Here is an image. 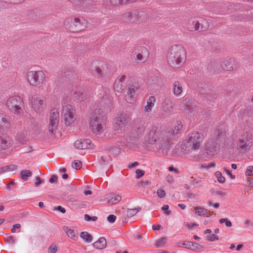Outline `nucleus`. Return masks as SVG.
<instances>
[{
  "mask_svg": "<svg viewBox=\"0 0 253 253\" xmlns=\"http://www.w3.org/2000/svg\"><path fill=\"white\" fill-rule=\"evenodd\" d=\"M172 131H160L158 127L153 126L147 135L148 144L154 145V149L159 153H164L169 149L173 139Z\"/></svg>",
  "mask_w": 253,
  "mask_h": 253,
  "instance_id": "1",
  "label": "nucleus"
},
{
  "mask_svg": "<svg viewBox=\"0 0 253 253\" xmlns=\"http://www.w3.org/2000/svg\"><path fill=\"white\" fill-rule=\"evenodd\" d=\"M110 111V108H99L95 110L89 122L90 127L93 133L96 135L101 134L106 126L107 117L106 113Z\"/></svg>",
  "mask_w": 253,
  "mask_h": 253,
  "instance_id": "2",
  "label": "nucleus"
},
{
  "mask_svg": "<svg viewBox=\"0 0 253 253\" xmlns=\"http://www.w3.org/2000/svg\"><path fill=\"white\" fill-rule=\"evenodd\" d=\"M186 58V52L182 45H173L169 50L167 54L168 63L173 68H179L182 66Z\"/></svg>",
  "mask_w": 253,
  "mask_h": 253,
  "instance_id": "3",
  "label": "nucleus"
},
{
  "mask_svg": "<svg viewBox=\"0 0 253 253\" xmlns=\"http://www.w3.org/2000/svg\"><path fill=\"white\" fill-rule=\"evenodd\" d=\"M236 148L240 152L247 153L253 148V135L246 131L240 135L236 142Z\"/></svg>",
  "mask_w": 253,
  "mask_h": 253,
  "instance_id": "4",
  "label": "nucleus"
},
{
  "mask_svg": "<svg viewBox=\"0 0 253 253\" xmlns=\"http://www.w3.org/2000/svg\"><path fill=\"white\" fill-rule=\"evenodd\" d=\"M202 141V135L198 132H193L183 141L181 147L182 150L188 153L191 150L198 149Z\"/></svg>",
  "mask_w": 253,
  "mask_h": 253,
  "instance_id": "5",
  "label": "nucleus"
},
{
  "mask_svg": "<svg viewBox=\"0 0 253 253\" xmlns=\"http://www.w3.org/2000/svg\"><path fill=\"white\" fill-rule=\"evenodd\" d=\"M86 21L84 18H70L64 23L66 29L71 32L83 30L86 27Z\"/></svg>",
  "mask_w": 253,
  "mask_h": 253,
  "instance_id": "6",
  "label": "nucleus"
},
{
  "mask_svg": "<svg viewBox=\"0 0 253 253\" xmlns=\"http://www.w3.org/2000/svg\"><path fill=\"white\" fill-rule=\"evenodd\" d=\"M6 104L15 114L19 115L23 112L22 108L24 106V102L20 96H15L8 98L6 100Z\"/></svg>",
  "mask_w": 253,
  "mask_h": 253,
  "instance_id": "7",
  "label": "nucleus"
},
{
  "mask_svg": "<svg viewBox=\"0 0 253 253\" xmlns=\"http://www.w3.org/2000/svg\"><path fill=\"white\" fill-rule=\"evenodd\" d=\"M122 19L126 21L135 23H141L147 18L144 11L138 10L126 12L122 14Z\"/></svg>",
  "mask_w": 253,
  "mask_h": 253,
  "instance_id": "8",
  "label": "nucleus"
},
{
  "mask_svg": "<svg viewBox=\"0 0 253 253\" xmlns=\"http://www.w3.org/2000/svg\"><path fill=\"white\" fill-rule=\"evenodd\" d=\"M75 109L71 105L67 104L63 106L61 115L66 126H70L75 122Z\"/></svg>",
  "mask_w": 253,
  "mask_h": 253,
  "instance_id": "9",
  "label": "nucleus"
},
{
  "mask_svg": "<svg viewBox=\"0 0 253 253\" xmlns=\"http://www.w3.org/2000/svg\"><path fill=\"white\" fill-rule=\"evenodd\" d=\"M27 79L31 85L37 86L43 83L45 76L42 71H31L27 73Z\"/></svg>",
  "mask_w": 253,
  "mask_h": 253,
  "instance_id": "10",
  "label": "nucleus"
},
{
  "mask_svg": "<svg viewBox=\"0 0 253 253\" xmlns=\"http://www.w3.org/2000/svg\"><path fill=\"white\" fill-rule=\"evenodd\" d=\"M59 121V114L55 108L51 110L49 116L48 130L50 134H54L56 130Z\"/></svg>",
  "mask_w": 253,
  "mask_h": 253,
  "instance_id": "11",
  "label": "nucleus"
},
{
  "mask_svg": "<svg viewBox=\"0 0 253 253\" xmlns=\"http://www.w3.org/2000/svg\"><path fill=\"white\" fill-rule=\"evenodd\" d=\"M127 123V121L126 114H121L116 118L113 126L115 134L119 135L122 134L125 130Z\"/></svg>",
  "mask_w": 253,
  "mask_h": 253,
  "instance_id": "12",
  "label": "nucleus"
},
{
  "mask_svg": "<svg viewBox=\"0 0 253 253\" xmlns=\"http://www.w3.org/2000/svg\"><path fill=\"white\" fill-rule=\"evenodd\" d=\"M212 66L215 67V68H213V71L216 73L219 72L221 68L229 71H233L236 68L234 60L231 59L224 61L221 65L213 63Z\"/></svg>",
  "mask_w": 253,
  "mask_h": 253,
  "instance_id": "13",
  "label": "nucleus"
},
{
  "mask_svg": "<svg viewBox=\"0 0 253 253\" xmlns=\"http://www.w3.org/2000/svg\"><path fill=\"white\" fill-rule=\"evenodd\" d=\"M220 150V146L217 140H210L208 142L206 150L207 154L210 156L217 155Z\"/></svg>",
  "mask_w": 253,
  "mask_h": 253,
  "instance_id": "14",
  "label": "nucleus"
},
{
  "mask_svg": "<svg viewBox=\"0 0 253 253\" xmlns=\"http://www.w3.org/2000/svg\"><path fill=\"white\" fill-rule=\"evenodd\" d=\"M43 102V97L40 95H35L32 97V107L37 112H40L42 110Z\"/></svg>",
  "mask_w": 253,
  "mask_h": 253,
  "instance_id": "15",
  "label": "nucleus"
},
{
  "mask_svg": "<svg viewBox=\"0 0 253 253\" xmlns=\"http://www.w3.org/2000/svg\"><path fill=\"white\" fill-rule=\"evenodd\" d=\"M139 89V85L137 84L129 85L128 87L127 95L126 100L127 102L132 103L136 96V93Z\"/></svg>",
  "mask_w": 253,
  "mask_h": 253,
  "instance_id": "16",
  "label": "nucleus"
},
{
  "mask_svg": "<svg viewBox=\"0 0 253 253\" xmlns=\"http://www.w3.org/2000/svg\"><path fill=\"white\" fill-rule=\"evenodd\" d=\"M75 146L78 149H93L94 145L91 141L88 139H80L75 142Z\"/></svg>",
  "mask_w": 253,
  "mask_h": 253,
  "instance_id": "17",
  "label": "nucleus"
},
{
  "mask_svg": "<svg viewBox=\"0 0 253 253\" xmlns=\"http://www.w3.org/2000/svg\"><path fill=\"white\" fill-rule=\"evenodd\" d=\"M12 144L13 141L11 137L3 134L0 135V150L8 149Z\"/></svg>",
  "mask_w": 253,
  "mask_h": 253,
  "instance_id": "18",
  "label": "nucleus"
},
{
  "mask_svg": "<svg viewBox=\"0 0 253 253\" xmlns=\"http://www.w3.org/2000/svg\"><path fill=\"white\" fill-rule=\"evenodd\" d=\"M12 120V117L6 114L0 113V129L6 128L9 126Z\"/></svg>",
  "mask_w": 253,
  "mask_h": 253,
  "instance_id": "19",
  "label": "nucleus"
},
{
  "mask_svg": "<svg viewBox=\"0 0 253 253\" xmlns=\"http://www.w3.org/2000/svg\"><path fill=\"white\" fill-rule=\"evenodd\" d=\"M76 4L80 6V8L84 11H88L93 4L92 0H77Z\"/></svg>",
  "mask_w": 253,
  "mask_h": 253,
  "instance_id": "20",
  "label": "nucleus"
},
{
  "mask_svg": "<svg viewBox=\"0 0 253 253\" xmlns=\"http://www.w3.org/2000/svg\"><path fill=\"white\" fill-rule=\"evenodd\" d=\"M161 109L165 113H170L173 110V106L172 101L169 99L166 98L162 103Z\"/></svg>",
  "mask_w": 253,
  "mask_h": 253,
  "instance_id": "21",
  "label": "nucleus"
},
{
  "mask_svg": "<svg viewBox=\"0 0 253 253\" xmlns=\"http://www.w3.org/2000/svg\"><path fill=\"white\" fill-rule=\"evenodd\" d=\"M192 24L196 31L199 30L205 31L208 28L207 26L205 25L207 24L205 19L200 18L199 20H194Z\"/></svg>",
  "mask_w": 253,
  "mask_h": 253,
  "instance_id": "22",
  "label": "nucleus"
},
{
  "mask_svg": "<svg viewBox=\"0 0 253 253\" xmlns=\"http://www.w3.org/2000/svg\"><path fill=\"white\" fill-rule=\"evenodd\" d=\"M156 98L154 96H150L147 101V105L144 107L145 113H149L151 112L152 108L154 106Z\"/></svg>",
  "mask_w": 253,
  "mask_h": 253,
  "instance_id": "23",
  "label": "nucleus"
},
{
  "mask_svg": "<svg viewBox=\"0 0 253 253\" xmlns=\"http://www.w3.org/2000/svg\"><path fill=\"white\" fill-rule=\"evenodd\" d=\"M93 246L97 249L102 250L106 248L107 245L106 240L104 237H100L98 240L92 244Z\"/></svg>",
  "mask_w": 253,
  "mask_h": 253,
  "instance_id": "24",
  "label": "nucleus"
},
{
  "mask_svg": "<svg viewBox=\"0 0 253 253\" xmlns=\"http://www.w3.org/2000/svg\"><path fill=\"white\" fill-rule=\"evenodd\" d=\"M64 230L65 231L67 235L71 239L77 240L78 238V233L77 230L71 229L67 226L64 227Z\"/></svg>",
  "mask_w": 253,
  "mask_h": 253,
  "instance_id": "25",
  "label": "nucleus"
},
{
  "mask_svg": "<svg viewBox=\"0 0 253 253\" xmlns=\"http://www.w3.org/2000/svg\"><path fill=\"white\" fill-rule=\"evenodd\" d=\"M145 123H141L136 125L135 128V137H139L144 133L145 130Z\"/></svg>",
  "mask_w": 253,
  "mask_h": 253,
  "instance_id": "26",
  "label": "nucleus"
},
{
  "mask_svg": "<svg viewBox=\"0 0 253 253\" xmlns=\"http://www.w3.org/2000/svg\"><path fill=\"white\" fill-rule=\"evenodd\" d=\"M172 91L173 94L177 97L179 96L182 92V86L178 81L173 84Z\"/></svg>",
  "mask_w": 253,
  "mask_h": 253,
  "instance_id": "27",
  "label": "nucleus"
},
{
  "mask_svg": "<svg viewBox=\"0 0 253 253\" xmlns=\"http://www.w3.org/2000/svg\"><path fill=\"white\" fill-rule=\"evenodd\" d=\"M195 213L200 216L209 217L212 214V212H211L208 210L202 207H196L195 208Z\"/></svg>",
  "mask_w": 253,
  "mask_h": 253,
  "instance_id": "28",
  "label": "nucleus"
},
{
  "mask_svg": "<svg viewBox=\"0 0 253 253\" xmlns=\"http://www.w3.org/2000/svg\"><path fill=\"white\" fill-rule=\"evenodd\" d=\"M80 237L86 243H91L93 239L92 235L85 231L80 233Z\"/></svg>",
  "mask_w": 253,
  "mask_h": 253,
  "instance_id": "29",
  "label": "nucleus"
},
{
  "mask_svg": "<svg viewBox=\"0 0 253 253\" xmlns=\"http://www.w3.org/2000/svg\"><path fill=\"white\" fill-rule=\"evenodd\" d=\"M32 175V172L29 170H22L20 172V176L23 180L26 181L28 177Z\"/></svg>",
  "mask_w": 253,
  "mask_h": 253,
  "instance_id": "30",
  "label": "nucleus"
},
{
  "mask_svg": "<svg viewBox=\"0 0 253 253\" xmlns=\"http://www.w3.org/2000/svg\"><path fill=\"white\" fill-rule=\"evenodd\" d=\"M182 128V126L181 125V123L178 124L177 126H175L174 128H170L169 130L166 131V132H170L172 131L173 132V138L175 137V134L178 133L179 131H180Z\"/></svg>",
  "mask_w": 253,
  "mask_h": 253,
  "instance_id": "31",
  "label": "nucleus"
},
{
  "mask_svg": "<svg viewBox=\"0 0 253 253\" xmlns=\"http://www.w3.org/2000/svg\"><path fill=\"white\" fill-rule=\"evenodd\" d=\"M122 199V197L120 195H114L108 201V203L113 205L119 203Z\"/></svg>",
  "mask_w": 253,
  "mask_h": 253,
  "instance_id": "32",
  "label": "nucleus"
},
{
  "mask_svg": "<svg viewBox=\"0 0 253 253\" xmlns=\"http://www.w3.org/2000/svg\"><path fill=\"white\" fill-rule=\"evenodd\" d=\"M167 240H168L167 237H162V238L158 239V240H157V241L156 242V243L155 244V247L158 248V247L162 246V245H163L167 242Z\"/></svg>",
  "mask_w": 253,
  "mask_h": 253,
  "instance_id": "33",
  "label": "nucleus"
},
{
  "mask_svg": "<svg viewBox=\"0 0 253 253\" xmlns=\"http://www.w3.org/2000/svg\"><path fill=\"white\" fill-rule=\"evenodd\" d=\"M109 151L111 154L116 156L120 153V149L117 146H112L109 148Z\"/></svg>",
  "mask_w": 253,
  "mask_h": 253,
  "instance_id": "34",
  "label": "nucleus"
},
{
  "mask_svg": "<svg viewBox=\"0 0 253 253\" xmlns=\"http://www.w3.org/2000/svg\"><path fill=\"white\" fill-rule=\"evenodd\" d=\"M73 96L75 98L82 101V100H84V99L85 97V95H84V93L82 92L75 91L74 93V94H73Z\"/></svg>",
  "mask_w": 253,
  "mask_h": 253,
  "instance_id": "35",
  "label": "nucleus"
},
{
  "mask_svg": "<svg viewBox=\"0 0 253 253\" xmlns=\"http://www.w3.org/2000/svg\"><path fill=\"white\" fill-rule=\"evenodd\" d=\"M203 248V246L196 243H191V248L190 250L194 251H198L202 250Z\"/></svg>",
  "mask_w": 253,
  "mask_h": 253,
  "instance_id": "36",
  "label": "nucleus"
},
{
  "mask_svg": "<svg viewBox=\"0 0 253 253\" xmlns=\"http://www.w3.org/2000/svg\"><path fill=\"white\" fill-rule=\"evenodd\" d=\"M214 175L217 177L219 182L223 183L225 182V178L222 175V174L220 171H217L215 172Z\"/></svg>",
  "mask_w": 253,
  "mask_h": 253,
  "instance_id": "37",
  "label": "nucleus"
},
{
  "mask_svg": "<svg viewBox=\"0 0 253 253\" xmlns=\"http://www.w3.org/2000/svg\"><path fill=\"white\" fill-rule=\"evenodd\" d=\"M191 178L193 179L191 183L195 187H200L202 186V182L201 180L194 179L193 177H191Z\"/></svg>",
  "mask_w": 253,
  "mask_h": 253,
  "instance_id": "38",
  "label": "nucleus"
},
{
  "mask_svg": "<svg viewBox=\"0 0 253 253\" xmlns=\"http://www.w3.org/2000/svg\"><path fill=\"white\" fill-rule=\"evenodd\" d=\"M82 163L80 161H75L72 162V167L73 168L78 169H80L82 166Z\"/></svg>",
  "mask_w": 253,
  "mask_h": 253,
  "instance_id": "39",
  "label": "nucleus"
},
{
  "mask_svg": "<svg viewBox=\"0 0 253 253\" xmlns=\"http://www.w3.org/2000/svg\"><path fill=\"white\" fill-rule=\"evenodd\" d=\"M114 88L116 91L120 92L122 90V84L120 82L116 81L114 84Z\"/></svg>",
  "mask_w": 253,
  "mask_h": 253,
  "instance_id": "40",
  "label": "nucleus"
},
{
  "mask_svg": "<svg viewBox=\"0 0 253 253\" xmlns=\"http://www.w3.org/2000/svg\"><path fill=\"white\" fill-rule=\"evenodd\" d=\"M206 239L209 241L213 242L218 240V237L214 234H211L206 236Z\"/></svg>",
  "mask_w": 253,
  "mask_h": 253,
  "instance_id": "41",
  "label": "nucleus"
},
{
  "mask_svg": "<svg viewBox=\"0 0 253 253\" xmlns=\"http://www.w3.org/2000/svg\"><path fill=\"white\" fill-rule=\"evenodd\" d=\"M219 223L220 224L225 223V224L227 227H231L232 226L231 222L230 220H229L227 218H221L219 220Z\"/></svg>",
  "mask_w": 253,
  "mask_h": 253,
  "instance_id": "42",
  "label": "nucleus"
},
{
  "mask_svg": "<svg viewBox=\"0 0 253 253\" xmlns=\"http://www.w3.org/2000/svg\"><path fill=\"white\" fill-rule=\"evenodd\" d=\"M111 5L116 6L119 4H125L124 0H110Z\"/></svg>",
  "mask_w": 253,
  "mask_h": 253,
  "instance_id": "43",
  "label": "nucleus"
},
{
  "mask_svg": "<svg viewBox=\"0 0 253 253\" xmlns=\"http://www.w3.org/2000/svg\"><path fill=\"white\" fill-rule=\"evenodd\" d=\"M245 174L247 176H251L253 175V166H250L247 167Z\"/></svg>",
  "mask_w": 253,
  "mask_h": 253,
  "instance_id": "44",
  "label": "nucleus"
},
{
  "mask_svg": "<svg viewBox=\"0 0 253 253\" xmlns=\"http://www.w3.org/2000/svg\"><path fill=\"white\" fill-rule=\"evenodd\" d=\"M101 70L98 67H95V69L93 71V74L94 76H96L97 78H100L101 77Z\"/></svg>",
  "mask_w": 253,
  "mask_h": 253,
  "instance_id": "45",
  "label": "nucleus"
},
{
  "mask_svg": "<svg viewBox=\"0 0 253 253\" xmlns=\"http://www.w3.org/2000/svg\"><path fill=\"white\" fill-rule=\"evenodd\" d=\"M138 211L136 209H128L127 210V215L132 217L135 215Z\"/></svg>",
  "mask_w": 253,
  "mask_h": 253,
  "instance_id": "46",
  "label": "nucleus"
},
{
  "mask_svg": "<svg viewBox=\"0 0 253 253\" xmlns=\"http://www.w3.org/2000/svg\"><path fill=\"white\" fill-rule=\"evenodd\" d=\"M136 174V178L137 179L140 178L144 174V171L140 169H137L135 171Z\"/></svg>",
  "mask_w": 253,
  "mask_h": 253,
  "instance_id": "47",
  "label": "nucleus"
},
{
  "mask_svg": "<svg viewBox=\"0 0 253 253\" xmlns=\"http://www.w3.org/2000/svg\"><path fill=\"white\" fill-rule=\"evenodd\" d=\"M5 167L7 172L15 170L17 168V166L15 165H10L9 166H6Z\"/></svg>",
  "mask_w": 253,
  "mask_h": 253,
  "instance_id": "48",
  "label": "nucleus"
},
{
  "mask_svg": "<svg viewBox=\"0 0 253 253\" xmlns=\"http://www.w3.org/2000/svg\"><path fill=\"white\" fill-rule=\"evenodd\" d=\"M5 241L9 244H13L15 243V239L13 236H9L5 238Z\"/></svg>",
  "mask_w": 253,
  "mask_h": 253,
  "instance_id": "49",
  "label": "nucleus"
},
{
  "mask_svg": "<svg viewBox=\"0 0 253 253\" xmlns=\"http://www.w3.org/2000/svg\"><path fill=\"white\" fill-rule=\"evenodd\" d=\"M157 193L158 196L160 198H163L166 195L165 191L162 189H158L157 190Z\"/></svg>",
  "mask_w": 253,
  "mask_h": 253,
  "instance_id": "50",
  "label": "nucleus"
},
{
  "mask_svg": "<svg viewBox=\"0 0 253 253\" xmlns=\"http://www.w3.org/2000/svg\"><path fill=\"white\" fill-rule=\"evenodd\" d=\"M116 219V216L114 214H110L107 217V220L110 223H113Z\"/></svg>",
  "mask_w": 253,
  "mask_h": 253,
  "instance_id": "51",
  "label": "nucleus"
},
{
  "mask_svg": "<svg viewBox=\"0 0 253 253\" xmlns=\"http://www.w3.org/2000/svg\"><path fill=\"white\" fill-rule=\"evenodd\" d=\"M169 207L168 205H164L162 207V210L163 211H165L166 212H165V213L167 214V215H169L171 214V211H168L169 210Z\"/></svg>",
  "mask_w": 253,
  "mask_h": 253,
  "instance_id": "52",
  "label": "nucleus"
},
{
  "mask_svg": "<svg viewBox=\"0 0 253 253\" xmlns=\"http://www.w3.org/2000/svg\"><path fill=\"white\" fill-rule=\"evenodd\" d=\"M191 242L185 241L182 243V246L185 248L190 250L191 248Z\"/></svg>",
  "mask_w": 253,
  "mask_h": 253,
  "instance_id": "53",
  "label": "nucleus"
},
{
  "mask_svg": "<svg viewBox=\"0 0 253 253\" xmlns=\"http://www.w3.org/2000/svg\"><path fill=\"white\" fill-rule=\"evenodd\" d=\"M21 227V225L20 224H15L13 225L12 228L11 229V232L12 233H15L16 232V228L17 229H20Z\"/></svg>",
  "mask_w": 253,
  "mask_h": 253,
  "instance_id": "54",
  "label": "nucleus"
},
{
  "mask_svg": "<svg viewBox=\"0 0 253 253\" xmlns=\"http://www.w3.org/2000/svg\"><path fill=\"white\" fill-rule=\"evenodd\" d=\"M57 176L55 175H53L50 178L49 181L51 183H53L54 182H57Z\"/></svg>",
  "mask_w": 253,
  "mask_h": 253,
  "instance_id": "55",
  "label": "nucleus"
},
{
  "mask_svg": "<svg viewBox=\"0 0 253 253\" xmlns=\"http://www.w3.org/2000/svg\"><path fill=\"white\" fill-rule=\"evenodd\" d=\"M224 171L226 172V173L230 177V178L232 179H234L235 178V176L233 174H232L231 172V171L226 169H224Z\"/></svg>",
  "mask_w": 253,
  "mask_h": 253,
  "instance_id": "56",
  "label": "nucleus"
},
{
  "mask_svg": "<svg viewBox=\"0 0 253 253\" xmlns=\"http://www.w3.org/2000/svg\"><path fill=\"white\" fill-rule=\"evenodd\" d=\"M36 180H37V182H36L34 184V186L35 187H37L38 186H39L40 184H41L42 183V180L39 176H37L36 177Z\"/></svg>",
  "mask_w": 253,
  "mask_h": 253,
  "instance_id": "57",
  "label": "nucleus"
},
{
  "mask_svg": "<svg viewBox=\"0 0 253 253\" xmlns=\"http://www.w3.org/2000/svg\"><path fill=\"white\" fill-rule=\"evenodd\" d=\"M140 184L141 186L143 185H149L151 184V182L148 180L142 181L140 182Z\"/></svg>",
  "mask_w": 253,
  "mask_h": 253,
  "instance_id": "58",
  "label": "nucleus"
},
{
  "mask_svg": "<svg viewBox=\"0 0 253 253\" xmlns=\"http://www.w3.org/2000/svg\"><path fill=\"white\" fill-rule=\"evenodd\" d=\"M48 251L51 253H55L57 251V249L55 247H50L48 248Z\"/></svg>",
  "mask_w": 253,
  "mask_h": 253,
  "instance_id": "59",
  "label": "nucleus"
},
{
  "mask_svg": "<svg viewBox=\"0 0 253 253\" xmlns=\"http://www.w3.org/2000/svg\"><path fill=\"white\" fill-rule=\"evenodd\" d=\"M57 210L63 213L66 212V210L65 209V208H63L61 206H58L57 208Z\"/></svg>",
  "mask_w": 253,
  "mask_h": 253,
  "instance_id": "60",
  "label": "nucleus"
},
{
  "mask_svg": "<svg viewBox=\"0 0 253 253\" xmlns=\"http://www.w3.org/2000/svg\"><path fill=\"white\" fill-rule=\"evenodd\" d=\"M14 184L15 183H14V181H11L9 183H8L7 185V186H6L7 190H10V186H13L14 185Z\"/></svg>",
  "mask_w": 253,
  "mask_h": 253,
  "instance_id": "61",
  "label": "nucleus"
},
{
  "mask_svg": "<svg viewBox=\"0 0 253 253\" xmlns=\"http://www.w3.org/2000/svg\"><path fill=\"white\" fill-rule=\"evenodd\" d=\"M7 172L6 170L5 167H3L0 168V175Z\"/></svg>",
  "mask_w": 253,
  "mask_h": 253,
  "instance_id": "62",
  "label": "nucleus"
},
{
  "mask_svg": "<svg viewBox=\"0 0 253 253\" xmlns=\"http://www.w3.org/2000/svg\"><path fill=\"white\" fill-rule=\"evenodd\" d=\"M139 165V163L137 162H134L133 163L131 164L129 166V168H133L136 166H137Z\"/></svg>",
  "mask_w": 253,
  "mask_h": 253,
  "instance_id": "63",
  "label": "nucleus"
},
{
  "mask_svg": "<svg viewBox=\"0 0 253 253\" xmlns=\"http://www.w3.org/2000/svg\"><path fill=\"white\" fill-rule=\"evenodd\" d=\"M136 59L138 60V61H142V59H143V56L140 53H138L137 55H136Z\"/></svg>",
  "mask_w": 253,
  "mask_h": 253,
  "instance_id": "64",
  "label": "nucleus"
}]
</instances>
